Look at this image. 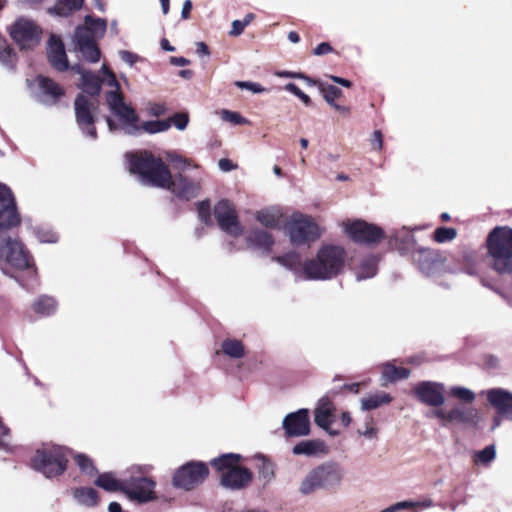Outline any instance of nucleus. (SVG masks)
<instances>
[{"label": "nucleus", "mask_w": 512, "mask_h": 512, "mask_svg": "<svg viewBox=\"0 0 512 512\" xmlns=\"http://www.w3.org/2000/svg\"><path fill=\"white\" fill-rule=\"evenodd\" d=\"M126 158L131 174L137 175L141 183L171 190L176 196L191 199L198 195V182L189 180L181 174L171 176L168 167L160 158L147 151L127 153Z\"/></svg>", "instance_id": "obj_1"}, {"label": "nucleus", "mask_w": 512, "mask_h": 512, "mask_svg": "<svg viewBox=\"0 0 512 512\" xmlns=\"http://www.w3.org/2000/svg\"><path fill=\"white\" fill-rule=\"evenodd\" d=\"M273 261L291 270L294 275L304 280H328L337 276L345 261L343 248L334 245L323 246L315 259L301 262L299 254L295 252L284 256L272 258Z\"/></svg>", "instance_id": "obj_2"}, {"label": "nucleus", "mask_w": 512, "mask_h": 512, "mask_svg": "<svg viewBox=\"0 0 512 512\" xmlns=\"http://www.w3.org/2000/svg\"><path fill=\"white\" fill-rule=\"evenodd\" d=\"M106 101L110 110L119 118L120 125L114 123L113 120L107 118L108 128L111 132L122 131L127 135H137L141 131L149 134L165 132L170 128L168 120H150L138 125V116L133 108L126 105L121 94L116 92H108Z\"/></svg>", "instance_id": "obj_3"}, {"label": "nucleus", "mask_w": 512, "mask_h": 512, "mask_svg": "<svg viewBox=\"0 0 512 512\" xmlns=\"http://www.w3.org/2000/svg\"><path fill=\"white\" fill-rule=\"evenodd\" d=\"M344 478V470L338 462L326 461L312 468L301 480L299 492L311 495L317 490L338 487Z\"/></svg>", "instance_id": "obj_4"}, {"label": "nucleus", "mask_w": 512, "mask_h": 512, "mask_svg": "<svg viewBox=\"0 0 512 512\" xmlns=\"http://www.w3.org/2000/svg\"><path fill=\"white\" fill-rule=\"evenodd\" d=\"M240 454H224L211 461V465L219 472L220 484L225 489L242 490L247 488L253 479L252 472L239 465Z\"/></svg>", "instance_id": "obj_5"}, {"label": "nucleus", "mask_w": 512, "mask_h": 512, "mask_svg": "<svg viewBox=\"0 0 512 512\" xmlns=\"http://www.w3.org/2000/svg\"><path fill=\"white\" fill-rule=\"evenodd\" d=\"M151 466H132L130 476L124 478L123 492L126 497L136 503L143 504L154 501L156 482L146 476Z\"/></svg>", "instance_id": "obj_6"}, {"label": "nucleus", "mask_w": 512, "mask_h": 512, "mask_svg": "<svg viewBox=\"0 0 512 512\" xmlns=\"http://www.w3.org/2000/svg\"><path fill=\"white\" fill-rule=\"evenodd\" d=\"M107 24L104 19L85 17L83 26L76 29L74 41L82 56L90 61L97 62L100 58V51L95 40L104 36Z\"/></svg>", "instance_id": "obj_7"}, {"label": "nucleus", "mask_w": 512, "mask_h": 512, "mask_svg": "<svg viewBox=\"0 0 512 512\" xmlns=\"http://www.w3.org/2000/svg\"><path fill=\"white\" fill-rule=\"evenodd\" d=\"M487 245L493 268L512 275V229L495 228L488 236Z\"/></svg>", "instance_id": "obj_8"}, {"label": "nucleus", "mask_w": 512, "mask_h": 512, "mask_svg": "<svg viewBox=\"0 0 512 512\" xmlns=\"http://www.w3.org/2000/svg\"><path fill=\"white\" fill-rule=\"evenodd\" d=\"M67 450L60 446L44 448L36 452L32 465L47 478L62 474L66 469Z\"/></svg>", "instance_id": "obj_9"}, {"label": "nucleus", "mask_w": 512, "mask_h": 512, "mask_svg": "<svg viewBox=\"0 0 512 512\" xmlns=\"http://www.w3.org/2000/svg\"><path fill=\"white\" fill-rule=\"evenodd\" d=\"M290 241L294 245L305 244L320 236V230L314 220L306 215H293L286 225Z\"/></svg>", "instance_id": "obj_10"}, {"label": "nucleus", "mask_w": 512, "mask_h": 512, "mask_svg": "<svg viewBox=\"0 0 512 512\" xmlns=\"http://www.w3.org/2000/svg\"><path fill=\"white\" fill-rule=\"evenodd\" d=\"M76 73L81 75V88L84 92L90 94L91 96L98 95L101 90V83H105L109 87L113 88L111 92H116L120 94L118 91L120 89L119 83L116 80V77L112 71L108 69V67L103 64L101 71L103 73L102 79H100L97 75L85 71L81 66L75 65L72 67Z\"/></svg>", "instance_id": "obj_11"}, {"label": "nucleus", "mask_w": 512, "mask_h": 512, "mask_svg": "<svg viewBox=\"0 0 512 512\" xmlns=\"http://www.w3.org/2000/svg\"><path fill=\"white\" fill-rule=\"evenodd\" d=\"M208 467L203 462H188L181 466L173 476V485L191 490L201 484L208 476Z\"/></svg>", "instance_id": "obj_12"}, {"label": "nucleus", "mask_w": 512, "mask_h": 512, "mask_svg": "<svg viewBox=\"0 0 512 512\" xmlns=\"http://www.w3.org/2000/svg\"><path fill=\"white\" fill-rule=\"evenodd\" d=\"M41 29L32 20L26 18L17 19L10 27V35L20 49H32L39 44Z\"/></svg>", "instance_id": "obj_13"}, {"label": "nucleus", "mask_w": 512, "mask_h": 512, "mask_svg": "<svg viewBox=\"0 0 512 512\" xmlns=\"http://www.w3.org/2000/svg\"><path fill=\"white\" fill-rule=\"evenodd\" d=\"M0 259L18 270L27 269L29 273L33 272L28 254L16 240L0 238Z\"/></svg>", "instance_id": "obj_14"}, {"label": "nucleus", "mask_w": 512, "mask_h": 512, "mask_svg": "<svg viewBox=\"0 0 512 512\" xmlns=\"http://www.w3.org/2000/svg\"><path fill=\"white\" fill-rule=\"evenodd\" d=\"M343 227L347 236L357 243L375 244L384 236L380 227L363 220L347 221Z\"/></svg>", "instance_id": "obj_15"}, {"label": "nucleus", "mask_w": 512, "mask_h": 512, "mask_svg": "<svg viewBox=\"0 0 512 512\" xmlns=\"http://www.w3.org/2000/svg\"><path fill=\"white\" fill-rule=\"evenodd\" d=\"M20 223L11 190L0 183V231L16 227Z\"/></svg>", "instance_id": "obj_16"}, {"label": "nucleus", "mask_w": 512, "mask_h": 512, "mask_svg": "<svg viewBox=\"0 0 512 512\" xmlns=\"http://www.w3.org/2000/svg\"><path fill=\"white\" fill-rule=\"evenodd\" d=\"M214 214L223 231L234 237L242 234L243 228L237 219L234 206L229 201H219L214 208Z\"/></svg>", "instance_id": "obj_17"}, {"label": "nucleus", "mask_w": 512, "mask_h": 512, "mask_svg": "<svg viewBox=\"0 0 512 512\" xmlns=\"http://www.w3.org/2000/svg\"><path fill=\"white\" fill-rule=\"evenodd\" d=\"M445 387L442 383L422 381L413 388L415 397L423 404L431 407H440L445 402Z\"/></svg>", "instance_id": "obj_18"}, {"label": "nucleus", "mask_w": 512, "mask_h": 512, "mask_svg": "<svg viewBox=\"0 0 512 512\" xmlns=\"http://www.w3.org/2000/svg\"><path fill=\"white\" fill-rule=\"evenodd\" d=\"M95 103L83 94L75 100L76 120L81 130L92 139L96 138V129L93 126Z\"/></svg>", "instance_id": "obj_19"}, {"label": "nucleus", "mask_w": 512, "mask_h": 512, "mask_svg": "<svg viewBox=\"0 0 512 512\" xmlns=\"http://www.w3.org/2000/svg\"><path fill=\"white\" fill-rule=\"evenodd\" d=\"M413 260L419 270L426 276H434L444 269V260L439 252L426 248H419L413 253Z\"/></svg>", "instance_id": "obj_20"}, {"label": "nucleus", "mask_w": 512, "mask_h": 512, "mask_svg": "<svg viewBox=\"0 0 512 512\" xmlns=\"http://www.w3.org/2000/svg\"><path fill=\"white\" fill-rule=\"evenodd\" d=\"M282 427L288 437L307 436L310 433L308 409H299L286 415L283 419Z\"/></svg>", "instance_id": "obj_21"}, {"label": "nucleus", "mask_w": 512, "mask_h": 512, "mask_svg": "<svg viewBox=\"0 0 512 512\" xmlns=\"http://www.w3.org/2000/svg\"><path fill=\"white\" fill-rule=\"evenodd\" d=\"M488 402L497 410L499 415L512 420V393L502 389L493 388L486 392Z\"/></svg>", "instance_id": "obj_22"}, {"label": "nucleus", "mask_w": 512, "mask_h": 512, "mask_svg": "<svg viewBox=\"0 0 512 512\" xmlns=\"http://www.w3.org/2000/svg\"><path fill=\"white\" fill-rule=\"evenodd\" d=\"M36 81L39 87L37 97L42 103L49 105L54 104L61 96H63V89L53 80L44 76H39Z\"/></svg>", "instance_id": "obj_23"}, {"label": "nucleus", "mask_w": 512, "mask_h": 512, "mask_svg": "<svg viewBox=\"0 0 512 512\" xmlns=\"http://www.w3.org/2000/svg\"><path fill=\"white\" fill-rule=\"evenodd\" d=\"M335 406L328 396H324L317 402L314 411L315 423L322 429L328 431L334 422Z\"/></svg>", "instance_id": "obj_24"}, {"label": "nucleus", "mask_w": 512, "mask_h": 512, "mask_svg": "<svg viewBox=\"0 0 512 512\" xmlns=\"http://www.w3.org/2000/svg\"><path fill=\"white\" fill-rule=\"evenodd\" d=\"M48 60L50 64L59 71L68 68V61L62 41L55 35H52L48 44Z\"/></svg>", "instance_id": "obj_25"}, {"label": "nucleus", "mask_w": 512, "mask_h": 512, "mask_svg": "<svg viewBox=\"0 0 512 512\" xmlns=\"http://www.w3.org/2000/svg\"><path fill=\"white\" fill-rule=\"evenodd\" d=\"M294 455H302L306 457L318 456L327 453L325 443L318 439L303 440L292 448Z\"/></svg>", "instance_id": "obj_26"}, {"label": "nucleus", "mask_w": 512, "mask_h": 512, "mask_svg": "<svg viewBox=\"0 0 512 512\" xmlns=\"http://www.w3.org/2000/svg\"><path fill=\"white\" fill-rule=\"evenodd\" d=\"M453 423L475 426L479 420V412L474 407L455 406L452 409Z\"/></svg>", "instance_id": "obj_27"}, {"label": "nucleus", "mask_w": 512, "mask_h": 512, "mask_svg": "<svg viewBox=\"0 0 512 512\" xmlns=\"http://www.w3.org/2000/svg\"><path fill=\"white\" fill-rule=\"evenodd\" d=\"M247 244L249 247L262 250L263 252H270L273 239L266 231L254 230L247 236Z\"/></svg>", "instance_id": "obj_28"}, {"label": "nucleus", "mask_w": 512, "mask_h": 512, "mask_svg": "<svg viewBox=\"0 0 512 512\" xmlns=\"http://www.w3.org/2000/svg\"><path fill=\"white\" fill-rule=\"evenodd\" d=\"M377 273V258L375 256H367L362 259L356 269L355 275L358 281L373 277Z\"/></svg>", "instance_id": "obj_29"}, {"label": "nucleus", "mask_w": 512, "mask_h": 512, "mask_svg": "<svg viewBox=\"0 0 512 512\" xmlns=\"http://www.w3.org/2000/svg\"><path fill=\"white\" fill-rule=\"evenodd\" d=\"M392 398L388 393L378 392L372 395H369L365 398L361 399V409L363 411H369L373 409H377L378 407L389 404Z\"/></svg>", "instance_id": "obj_30"}, {"label": "nucleus", "mask_w": 512, "mask_h": 512, "mask_svg": "<svg viewBox=\"0 0 512 512\" xmlns=\"http://www.w3.org/2000/svg\"><path fill=\"white\" fill-rule=\"evenodd\" d=\"M410 371L403 367H396L393 363H386L383 366L382 379L385 382H396L398 380L407 379Z\"/></svg>", "instance_id": "obj_31"}, {"label": "nucleus", "mask_w": 512, "mask_h": 512, "mask_svg": "<svg viewBox=\"0 0 512 512\" xmlns=\"http://www.w3.org/2000/svg\"><path fill=\"white\" fill-rule=\"evenodd\" d=\"M73 495L79 504L87 507H94L98 503L97 491L93 488H76Z\"/></svg>", "instance_id": "obj_32"}, {"label": "nucleus", "mask_w": 512, "mask_h": 512, "mask_svg": "<svg viewBox=\"0 0 512 512\" xmlns=\"http://www.w3.org/2000/svg\"><path fill=\"white\" fill-rule=\"evenodd\" d=\"M95 484L106 491L123 492L124 479L118 480L111 473H104L98 476Z\"/></svg>", "instance_id": "obj_33"}, {"label": "nucleus", "mask_w": 512, "mask_h": 512, "mask_svg": "<svg viewBox=\"0 0 512 512\" xmlns=\"http://www.w3.org/2000/svg\"><path fill=\"white\" fill-rule=\"evenodd\" d=\"M318 86L326 102L335 109H341V107L335 103V100L342 95V91L338 87L329 84L319 83Z\"/></svg>", "instance_id": "obj_34"}, {"label": "nucleus", "mask_w": 512, "mask_h": 512, "mask_svg": "<svg viewBox=\"0 0 512 512\" xmlns=\"http://www.w3.org/2000/svg\"><path fill=\"white\" fill-rule=\"evenodd\" d=\"M16 61V55L9 46L6 39L0 37V63L7 67L13 68Z\"/></svg>", "instance_id": "obj_35"}, {"label": "nucleus", "mask_w": 512, "mask_h": 512, "mask_svg": "<svg viewBox=\"0 0 512 512\" xmlns=\"http://www.w3.org/2000/svg\"><path fill=\"white\" fill-rule=\"evenodd\" d=\"M222 350L225 355L231 358H241L244 356V346L241 341L236 339H226L223 341Z\"/></svg>", "instance_id": "obj_36"}, {"label": "nucleus", "mask_w": 512, "mask_h": 512, "mask_svg": "<svg viewBox=\"0 0 512 512\" xmlns=\"http://www.w3.org/2000/svg\"><path fill=\"white\" fill-rule=\"evenodd\" d=\"M84 0H58L54 7V11L59 16H66L74 10L82 7Z\"/></svg>", "instance_id": "obj_37"}, {"label": "nucleus", "mask_w": 512, "mask_h": 512, "mask_svg": "<svg viewBox=\"0 0 512 512\" xmlns=\"http://www.w3.org/2000/svg\"><path fill=\"white\" fill-rule=\"evenodd\" d=\"M280 214L276 210H261L257 213L256 219L264 226L274 228L279 224Z\"/></svg>", "instance_id": "obj_38"}, {"label": "nucleus", "mask_w": 512, "mask_h": 512, "mask_svg": "<svg viewBox=\"0 0 512 512\" xmlns=\"http://www.w3.org/2000/svg\"><path fill=\"white\" fill-rule=\"evenodd\" d=\"M35 312L41 315H50L56 309V302L53 298L43 296L34 303Z\"/></svg>", "instance_id": "obj_39"}, {"label": "nucleus", "mask_w": 512, "mask_h": 512, "mask_svg": "<svg viewBox=\"0 0 512 512\" xmlns=\"http://www.w3.org/2000/svg\"><path fill=\"white\" fill-rule=\"evenodd\" d=\"M259 480L264 484L270 483L275 477L274 465L266 460L265 458H261V465L259 466Z\"/></svg>", "instance_id": "obj_40"}, {"label": "nucleus", "mask_w": 512, "mask_h": 512, "mask_svg": "<svg viewBox=\"0 0 512 512\" xmlns=\"http://www.w3.org/2000/svg\"><path fill=\"white\" fill-rule=\"evenodd\" d=\"M450 393L452 396L466 403H472L476 398L475 393L472 390L461 386L452 387L450 389Z\"/></svg>", "instance_id": "obj_41"}, {"label": "nucleus", "mask_w": 512, "mask_h": 512, "mask_svg": "<svg viewBox=\"0 0 512 512\" xmlns=\"http://www.w3.org/2000/svg\"><path fill=\"white\" fill-rule=\"evenodd\" d=\"M357 433L369 440H374L378 436V429L376 428L373 419L369 417L364 422L363 426L358 428Z\"/></svg>", "instance_id": "obj_42"}, {"label": "nucleus", "mask_w": 512, "mask_h": 512, "mask_svg": "<svg viewBox=\"0 0 512 512\" xmlns=\"http://www.w3.org/2000/svg\"><path fill=\"white\" fill-rule=\"evenodd\" d=\"M495 456H496L495 447L493 445H490V446L485 447L483 450L478 451L475 454L474 461L477 464L486 465V464H489L490 462H492L494 460Z\"/></svg>", "instance_id": "obj_43"}, {"label": "nucleus", "mask_w": 512, "mask_h": 512, "mask_svg": "<svg viewBox=\"0 0 512 512\" xmlns=\"http://www.w3.org/2000/svg\"><path fill=\"white\" fill-rule=\"evenodd\" d=\"M75 461L79 466L80 470L88 475H94L96 469L92 463V461L84 454H77L75 456Z\"/></svg>", "instance_id": "obj_44"}, {"label": "nucleus", "mask_w": 512, "mask_h": 512, "mask_svg": "<svg viewBox=\"0 0 512 512\" xmlns=\"http://www.w3.org/2000/svg\"><path fill=\"white\" fill-rule=\"evenodd\" d=\"M456 235L457 233L454 228L440 227L436 229L434 239L439 243H444L453 240Z\"/></svg>", "instance_id": "obj_45"}, {"label": "nucleus", "mask_w": 512, "mask_h": 512, "mask_svg": "<svg viewBox=\"0 0 512 512\" xmlns=\"http://www.w3.org/2000/svg\"><path fill=\"white\" fill-rule=\"evenodd\" d=\"M167 120L170 121V126L174 125L176 129L183 131L188 126L189 116L187 113H176Z\"/></svg>", "instance_id": "obj_46"}, {"label": "nucleus", "mask_w": 512, "mask_h": 512, "mask_svg": "<svg viewBox=\"0 0 512 512\" xmlns=\"http://www.w3.org/2000/svg\"><path fill=\"white\" fill-rule=\"evenodd\" d=\"M221 117L223 120L236 124V125H242L247 124V119L243 118L238 112H233L229 110H222Z\"/></svg>", "instance_id": "obj_47"}, {"label": "nucleus", "mask_w": 512, "mask_h": 512, "mask_svg": "<svg viewBox=\"0 0 512 512\" xmlns=\"http://www.w3.org/2000/svg\"><path fill=\"white\" fill-rule=\"evenodd\" d=\"M284 89L298 97L305 105L308 106L311 104L310 97L304 92H302L294 83L286 84L284 86Z\"/></svg>", "instance_id": "obj_48"}, {"label": "nucleus", "mask_w": 512, "mask_h": 512, "mask_svg": "<svg viewBox=\"0 0 512 512\" xmlns=\"http://www.w3.org/2000/svg\"><path fill=\"white\" fill-rule=\"evenodd\" d=\"M236 86L241 89H246L251 91L252 93H263L266 91V89L256 82H250V81H237Z\"/></svg>", "instance_id": "obj_49"}, {"label": "nucleus", "mask_w": 512, "mask_h": 512, "mask_svg": "<svg viewBox=\"0 0 512 512\" xmlns=\"http://www.w3.org/2000/svg\"><path fill=\"white\" fill-rule=\"evenodd\" d=\"M431 416L439 419L443 425L453 423L452 410L446 411L444 409H435L431 412Z\"/></svg>", "instance_id": "obj_50"}, {"label": "nucleus", "mask_w": 512, "mask_h": 512, "mask_svg": "<svg viewBox=\"0 0 512 512\" xmlns=\"http://www.w3.org/2000/svg\"><path fill=\"white\" fill-rule=\"evenodd\" d=\"M198 216L200 220L208 224L210 222V205L207 202H201L198 205Z\"/></svg>", "instance_id": "obj_51"}, {"label": "nucleus", "mask_w": 512, "mask_h": 512, "mask_svg": "<svg viewBox=\"0 0 512 512\" xmlns=\"http://www.w3.org/2000/svg\"><path fill=\"white\" fill-rule=\"evenodd\" d=\"M413 505L411 501L397 502L379 512H399L404 509L413 508Z\"/></svg>", "instance_id": "obj_52"}, {"label": "nucleus", "mask_w": 512, "mask_h": 512, "mask_svg": "<svg viewBox=\"0 0 512 512\" xmlns=\"http://www.w3.org/2000/svg\"><path fill=\"white\" fill-rule=\"evenodd\" d=\"M168 159L171 163L174 164V168L183 170L185 169L189 163L187 159L182 158L181 156L169 154Z\"/></svg>", "instance_id": "obj_53"}, {"label": "nucleus", "mask_w": 512, "mask_h": 512, "mask_svg": "<svg viewBox=\"0 0 512 512\" xmlns=\"http://www.w3.org/2000/svg\"><path fill=\"white\" fill-rule=\"evenodd\" d=\"M166 106L161 103L151 104L148 108L149 114L153 116H161L166 113Z\"/></svg>", "instance_id": "obj_54"}, {"label": "nucleus", "mask_w": 512, "mask_h": 512, "mask_svg": "<svg viewBox=\"0 0 512 512\" xmlns=\"http://www.w3.org/2000/svg\"><path fill=\"white\" fill-rule=\"evenodd\" d=\"M38 239L43 243H54L57 241V235L53 232H38Z\"/></svg>", "instance_id": "obj_55"}, {"label": "nucleus", "mask_w": 512, "mask_h": 512, "mask_svg": "<svg viewBox=\"0 0 512 512\" xmlns=\"http://www.w3.org/2000/svg\"><path fill=\"white\" fill-rule=\"evenodd\" d=\"M9 443V429L0 421V447H6Z\"/></svg>", "instance_id": "obj_56"}, {"label": "nucleus", "mask_w": 512, "mask_h": 512, "mask_svg": "<svg viewBox=\"0 0 512 512\" xmlns=\"http://www.w3.org/2000/svg\"><path fill=\"white\" fill-rule=\"evenodd\" d=\"M119 55H120V58H121L124 62L128 63V64H129V65H131V66H132V65L137 61V59H138V56H137V55H135V54H133V53H131V52H129V51H120V52H119Z\"/></svg>", "instance_id": "obj_57"}, {"label": "nucleus", "mask_w": 512, "mask_h": 512, "mask_svg": "<svg viewBox=\"0 0 512 512\" xmlns=\"http://www.w3.org/2000/svg\"><path fill=\"white\" fill-rule=\"evenodd\" d=\"M332 51V47L327 42L320 43L315 49H314V55L321 56L327 53H330Z\"/></svg>", "instance_id": "obj_58"}, {"label": "nucleus", "mask_w": 512, "mask_h": 512, "mask_svg": "<svg viewBox=\"0 0 512 512\" xmlns=\"http://www.w3.org/2000/svg\"><path fill=\"white\" fill-rule=\"evenodd\" d=\"M382 134L380 131H375L371 138V145L374 149L379 150L382 147Z\"/></svg>", "instance_id": "obj_59"}, {"label": "nucleus", "mask_w": 512, "mask_h": 512, "mask_svg": "<svg viewBox=\"0 0 512 512\" xmlns=\"http://www.w3.org/2000/svg\"><path fill=\"white\" fill-rule=\"evenodd\" d=\"M275 75L280 78H295L299 79V77H304L303 73L292 72V71H277Z\"/></svg>", "instance_id": "obj_60"}, {"label": "nucleus", "mask_w": 512, "mask_h": 512, "mask_svg": "<svg viewBox=\"0 0 512 512\" xmlns=\"http://www.w3.org/2000/svg\"><path fill=\"white\" fill-rule=\"evenodd\" d=\"M244 27L242 26L240 20H234L232 22V29L230 31V35L232 36H239L243 33Z\"/></svg>", "instance_id": "obj_61"}, {"label": "nucleus", "mask_w": 512, "mask_h": 512, "mask_svg": "<svg viewBox=\"0 0 512 512\" xmlns=\"http://www.w3.org/2000/svg\"><path fill=\"white\" fill-rule=\"evenodd\" d=\"M191 9H192L191 0H185L183 3L182 11H181L182 19L186 20L190 17Z\"/></svg>", "instance_id": "obj_62"}, {"label": "nucleus", "mask_w": 512, "mask_h": 512, "mask_svg": "<svg viewBox=\"0 0 512 512\" xmlns=\"http://www.w3.org/2000/svg\"><path fill=\"white\" fill-rule=\"evenodd\" d=\"M218 165L219 168L224 172L231 171L235 168V165L229 159H220Z\"/></svg>", "instance_id": "obj_63"}, {"label": "nucleus", "mask_w": 512, "mask_h": 512, "mask_svg": "<svg viewBox=\"0 0 512 512\" xmlns=\"http://www.w3.org/2000/svg\"><path fill=\"white\" fill-rule=\"evenodd\" d=\"M170 62L171 64L179 67H184L190 64V61L184 57H171Z\"/></svg>", "instance_id": "obj_64"}]
</instances>
